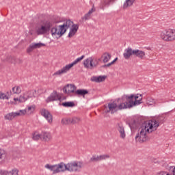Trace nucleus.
Segmentation results:
<instances>
[{"label":"nucleus","mask_w":175,"mask_h":175,"mask_svg":"<svg viewBox=\"0 0 175 175\" xmlns=\"http://www.w3.org/2000/svg\"><path fill=\"white\" fill-rule=\"evenodd\" d=\"M41 139H42L44 142H49L51 140V134L49 132L43 131L41 133Z\"/></svg>","instance_id":"19"},{"label":"nucleus","mask_w":175,"mask_h":175,"mask_svg":"<svg viewBox=\"0 0 175 175\" xmlns=\"http://www.w3.org/2000/svg\"><path fill=\"white\" fill-rule=\"evenodd\" d=\"M84 55L81 56L80 57L77 58L72 63L66 65L62 69L57 70L53 74V76H61V75H64V73H67L68 70H70L71 68H73L75 65L79 64L80 61L84 59Z\"/></svg>","instance_id":"6"},{"label":"nucleus","mask_w":175,"mask_h":175,"mask_svg":"<svg viewBox=\"0 0 175 175\" xmlns=\"http://www.w3.org/2000/svg\"><path fill=\"white\" fill-rule=\"evenodd\" d=\"M64 107H75V103L73 101L64 102L62 103Z\"/></svg>","instance_id":"33"},{"label":"nucleus","mask_w":175,"mask_h":175,"mask_svg":"<svg viewBox=\"0 0 175 175\" xmlns=\"http://www.w3.org/2000/svg\"><path fill=\"white\" fill-rule=\"evenodd\" d=\"M33 50H35V48L33 46V44L31 43L29 47L27 49V53H32V51H33Z\"/></svg>","instance_id":"45"},{"label":"nucleus","mask_w":175,"mask_h":175,"mask_svg":"<svg viewBox=\"0 0 175 175\" xmlns=\"http://www.w3.org/2000/svg\"><path fill=\"white\" fill-rule=\"evenodd\" d=\"M26 100H28V98L25 93H23V95H21L19 97V103H24Z\"/></svg>","instance_id":"35"},{"label":"nucleus","mask_w":175,"mask_h":175,"mask_svg":"<svg viewBox=\"0 0 175 175\" xmlns=\"http://www.w3.org/2000/svg\"><path fill=\"white\" fill-rule=\"evenodd\" d=\"M76 86L75 85L70 84L67 85L65 88H64L63 91L66 94H73L75 91H76Z\"/></svg>","instance_id":"14"},{"label":"nucleus","mask_w":175,"mask_h":175,"mask_svg":"<svg viewBox=\"0 0 175 175\" xmlns=\"http://www.w3.org/2000/svg\"><path fill=\"white\" fill-rule=\"evenodd\" d=\"M79 30V25H72V27L70 29V32L68 33V38H73L75 35H76V32Z\"/></svg>","instance_id":"17"},{"label":"nucleus","mask_w":175,"mask_h":175,"mask_svg":"<svg viewBox=\"0 0 175 175\" xmlns=\"http://www.w3.org/2000/svg\"><path fill=\"white\" fill-rule=\"evenodd\" d=\"M105 80H106V76L92 77L91 78V81H94V83H102Z\"/></svg>","instance_id":"21"},{"label":"nucleus","mask_w":175,"mask_h":175,"mask_svg":"<svg viewBox=\"0 0 175 175\" xmlns=\"http://www.w3.org/2000/svg\"><path fill=\"white\" fill-rule=\"evenodd\" d=\"M172 173H173L172 175H175V167H174V169H173Z\"/></svg>","instance_id":"48"},{"label":"nucleus","mask_w":175,"mask_h":175,"mask_svg":"<svg viewBox=\"0 0 175 175\" xmlns=\"http://www.w3.org/2000/svg\"><path fill=\"white\" fill-rule=\"evenodd\" d=\"M100 61V59H97L89 57L83 61L84 68H86V69H94V68L98 66Z\"/></svg>","instance_id":"9"},{"label":"nucleus","mask_w":175,"mask_h":175,"mask_svg":"<svg viewBox=\"0 0 175 175\" xmlns=\"http://www.w3.org/2000/svg\"><path fill=\"white\" fill-rule=\"evenodd\" d=\"M94 12H95V8H93L87 14H85L83 17L81 18L82 20H83L84 21L90 20V18H91V15L92 14V13H94Z\"/></svg>","instance_id":"23"},{"label":"nucleus","mask_w":175,"mask_h":175,"mask_svg":"<svg viewBox=\"0 0 175 175\" xmlns=\"http://www.w3.org/2000/svg\"><path fill=\"white\" fill-rule=\"evenodd\" d=\"M90 162H99V156H96V154L93 155L90 158Z\"/></svg>","instance_id":"41"},{"label":"nucleus","mask_w":175,"mask_h":175,"mask_svg":"<svg viewBox=\"0 0 175 175\" xmlns=\"http://www.w3.org/2000/svg\"><path fill=\"white\" fill-rule=\"evenodd\" d=\"M147 50H151V49L150 47L147 48Z\"/></svg>","instance_id":"49"},{"label":"nucleus","mask_w":175,"mask_h":175,"mask_svg":"<svg viewBox=\"0 0 175 175\" xmlns=\"http://www.w3.org/2000/svg\"><path fill=\"white\" fill-rule=\"evenodd\" d=\"M118 59V57H116L111 63L105 64V65L102 66L101 68H109V66H111V65H113Z\"/></svg>","instance_id":"42"},{"label":"nucleus","mask_w":175,"mask_h":175,"mask_svg":"<svg viewBox=\"0 0 175 175\" xmlns=\"http://www.w3.org/2000/svg\"><path fill=\"white\" fill-rule=\"evenodd\" d=\"M123 97L124 98V101L126 102L127 109H131V107H133V106L140 105L142 103V100H143V96L140 94H137V95H126Z\"/></svg>","instance_id":"4"},{"label":"nucleus","mask_w":175,"mask_h":175,"mask_svg":"<svg viewBox=\"0 0 175 175\" xmlns=\"http://www.w3.org/2000/svg\"><path fill=\"white\" fill-rule=\"evenodd\" d=\"M62 124L63 125H69V124H72L71 118H64L62 120Z\"/></svg>","instance_id":"36"},{"label":"nucleus","mask_w":175,"mask_h":175,"mask_svg":"<svg viewBox=\"0 0 175 175\" xmlns=\"http://www.w3.org/2000/svg\"><path fill=\"white\" fill-rule=\"evenodd\" d=\"M80 121H81V119H80V118H77V117L71 118V124H79Z\"/></svg>","instance_id":"39"},{"label":"nucleus","mask_w":175,"mask_h":175,"mask_svg":"<svg viewBox=\"0 0 175 175\" xmlns=\"http://www.w3.org/2000/svg\"><path fill=\"white\" fill-rule=\"evenodd\" d=\"M26 110L28 114H31V113H33V111H35V106L32 105L28 107V108Z\"/></svg>","instance_id":"43"},{"label":"nucleus","mask_w":175,"mask_h":175,"mask_svg":"<svg viewBox=\"0 0 175 175\" xmlns=\"http://www.w3.org/2000/svg\"><path fill=\"white\" fill-rule=\"evenodd\" d=\"M110 158V155L109 154H102L98 156V161H105V159H109Z\"/></svg>","instance_id":"40"},{"label":"nucleus","mask_w":175,"mask_h":175,"mask_svg":"<svg viewBox=\"0 0 175 175\" xmlns=\"http://www.w3.org/2000/svg\"><path fill=\"white\" fill-rule=\"evenodd\" d=\"M117 102L113 101L112 103H108V105H105V112L114 114V113H117L118 110H124V109H128L126 103L125 102V97L123 96L122 98H118Z\"/></svg>","instance_id":"3"},{"label":"nucleus","mask_w":175,"mask_h":175,"mask_svg":"<svg viewBox=\"0 0 175 175\" xmlns=\"http://www.w3.org/2000/svg\"><path fill=\"white\" fill-rule=\"evenodd\" d=\"M1 175H18V170H12L10 172L5 171V170H0Z\"/></svg>","instance_id":"20"},{"label":"nucleus","mask_w":175,"mask_h":175,"mask_svg":"<svg viewBox=\"0 0 175 175\" xmlns=\"http://www.w3.org/2000/svg\"><path fill=\"white\" fill-rule=\"evenodd\" d=\"M25 94L27 99H29L31 98H35V94H36V90H29L28 92H25Z\"/></svg>","instance_id":"28"},{"label":"nucleus","mask_w":175,"mask_h":175,"mask_svg":"<svg viewBox=\"0 0 175 175\" xmlns=\"http://www.w3.org/2000/svg\"><path fill=\"white\" fill-rule=\"evenodd\" d=\"M25 114H27L26 109H23V110L22 109L18 112H15V115L16 116V117H20L21 116H25Z\"/></svg>","instance_id":"37"},{"label":"nucleus","mask_w":175,"mask_h":175,"mask_svg":"<svg viewBox=\"0 0 175 175\" xmlns=\"http://www.w3.org/2000/svg\"><path fill=\"white\" fill-rule=\"evenodd\" d=\"M31 44H33V46L35 49H40V47H44V46H46V44H43L42 42H39V43L33 42Z\"/></svg>","instance_id":"38"},{"label":"nucleus","mask_w":175,"mask_h":175,"mask_svg":"<svg viewBox=\"0 0 175 175\" xmlns=\"http://www.w3.org/2000/svg\"><path fill=\"white\" fill-rule=\"evenodd\" d=\"M73 25V21L70 20H67L63 25H61L62 27H63V29L66 31L68 29V28H70Z\"/></svg>","instance_id":"22"},{"label":"nucleus","mask_w":175,"mask_h":175,"mask_svg":"<svg viewBox=\"0 0 175 175\" xmlns=\"http://www.w3.org/2000/svg\"><path fill=\"white\" fill-rule=\"evenodd\" d=\"M134 56L137 57V58H139V59H145L146 52L139 49H134Z\"/></svg>","instance_id":"15"},{"label":"nucleus","mask_w":175,"mask_h":175,"mask_svg":"<svg viewBox=\"0 0 175 175\" xmlns=\"http://www.w3.org/2000/svg\"><path fill=\"white\" fill-rule=\"evenodd\" d=\"M135 54V49H132L131 47H128L124 50V53H123V57L124 59H129L132 55Z\"/></svg>","instance_id":"11"},{"label":"nucleus","mask_w":175,"mask_h":175,"mask_svg":"<svg viewBox=\"0 0 175 175\" xmlns=\"http://www.w3.org/2000/svg\"><path fill=\"white\" fill-rule=\"evenodd\" d=\"M156 175H173V174H172L167 172L161 171V172H157L156 174Z\"/></svg>","instance_id":"46"},{"label":"nucleus","mask_w":175,"mask_h":175,"mask_svg":"<svg viewBox=\"0 0 175 175\" xmlns=\"http://www.w3.org/2000/svg\"><path fill=\"white\" fill-rule=\"evenodd\" d=\"M68 171V164H65L64 162H62L59 164H56V173H61V172Z\"/></svg>","instance_id":"12"},{"label":"nucleus","mask_w":175,"mask_h":175,"mask_svg":"<svg viewBox=\"0 0 175 175\" xmlns=\"http://www.w3.org/2000/svg\"><path fill=\"white\" fill-rule=\"evenodd\" d=\"M6 159V152L3 149H0V165H2Z\"/></svg>","instance_id":"24"},{"label":"nucleus","mask_w":175,"mask_h":175,"mask_svg":"<svg viewBox=\"0 0 175 175\" xmlns=\"http://www.w3.org/2000/svg\"><path fill=\"white\" fill-rule=\"evenodd\" d=\"M131 129H137L141 128V131L135 136V141L139 143H144L148 140V135L154 131H151L150 126L146 122L140 120H134L129 123Z\"/></svg>","instance_id":"2"},{"label":"nucleus","mask_w":175,"mask_h":175,"mask_svg":"<svg viewBox=\"0 0 175 175\" xmlns=\"http://www.w3.org/2000/svg\"><path fill=\"white\" fill-rule=\"evenodd\" d=\"M14 100L15 102H17V101L20 102V98H14Z\"/></svg>","instance_id":"47"},{"label":"nucleus","mask_w":175,"mask_h":175,"mask_svg":"<svg viewBox=\"0 0 175 175\" xmlns=\"http://www.w3.org/2000/svg\"><path fill=\"white\" fill-rule=\"evenodd\" d=\"M40 114L42 117H44L49 124L53 123V115L46 109H42L40 110Z\"/></svg>","instance_id":"10"},{"label":"nucleus","mask_w":175,"mask_h":175,"mask_svg":"<svg viewBox=\"0 0 175 175\" xmlns=\"http://www.w3.org/2000/svg\"><path fill=\"white\" fill-rule=\"evenodd\" d=\"M10 62L12 64H23V59H20V58H16L14 57H11V61Z\"/></svg>","instance_id":"32"},{"label":"nucleus","mask_w":175,"mask_h":175,"mask_svg":"<svg viewBox=\"0 0 175 175\" xmlns=\"http://www.w3.org/2000/svg\"><path fill=\"white\" fill-rule=\"evenodd\" d=\"M44 167L46 169H49V170H51V172H53V174H57L55 172L56 165H51L50 164H46L45 165Z\"/></svg>","instance_id":"31"},{"label":"nucleus","mask_w":175,"mask_h":175,"mask_svg":"<svg viewBox=\"0 0 175 175\" xmlns=\"http://www.w3.org/2000/svg\"><path fill=\"white\" fill-rule=\"evenodd\" d=\"M49 32H51L53 37L61 38L65 33L66 30L64 29L63 26H54V23L52 21H44L42 25L36 28V33L38 36L47 35Z\"/></svg>","instance_id":"1"},{"label":"nucleus","mask_w":175,"mask_h":175,"mask_svg":"<svg viewBox=\"0 0 175 175\" xmlns=\"http://www.w3.org/2000/svg\"><path fill=\"white\" fill-rule=\"evenodd\" d=\"M160 38L164 42H174L175 40V29H168L160 33Z\"/></svg>","instance_id":"5"},{"label":"nucleus","mask_w":175,"mask_h":175,"mask_svg":"<svg viewBox=\"0 0 175 175\" xmlns=\"http://www.w3.org/2000/svg\"><path fill=\"white\" fill-rule=\"evenodd\" d=\"M59 99H61V97H59L57 91H53V92L51 94L50 96L46 98V102L49 103V102H53L54 100H59Z\"/></svg>","instance_id":"13"},{"label":"nucleus","mask_w":175,"mask_h":175,"mask_svg":"<svg viewBox=\"0 0 175 175\" xmlns=\"http://www.w3.org/2000/svg\"><path fill=\"white\" fill-rule=\"evenodd\" d=\"M146 103L147 105H149V106H152V105H155V103H157V101L155 100V99L151 97H148L146 98Z\"/></svg>","instance_id":"34"},{"label":"nucleus","mask_w":175,"mask_h":175,"mask_svg":"<svg viewBox=\"0 0 175 175\" xmlns=\"http://www.w3.org/2000/svg\"><path fill=\"white\" fill-rule=\"evenodd\" d=\"M83 166L84 163L82 161H75L70 162L67 163L68 172L79 173L81 172V169H83Z\"/></svg>","instance_id":"8"},{"label":"nucleus","mask_w":175,"mask_h":175,"mask_svg":"<svg viewBox=\"0 0 175 175\" xmlns=\"http://www.w3.org/2000/svg\"><path fill=\"white\" fill-rule=\"evenodd\" d=\"M145 122L149 126V129L154 132V131H157V129H158V126H159V125L165 122V118L163 116H159L155 119L150 120Z\"/></svg>","instance_id":"7"},{"label":"nucleus","mask_w":175,"mask_h":175,"mask_svg":"<svg viewBox=\"0 0 175 175\" xmlns=\"http://www.w3.org/2000/svg\"><path fill=\"white\" fill-rule=\"evenodd\" d=\"M0 99H3V100L6 99L7 100H9V99H10V94H9V92H7L6 94L0 92Z\"/></svg>","instance_id":"30"},{"label":"nucleus","mask_w":175,"mask_h":175,"mask_svg":"<svg viewBox=\"0 0 175 175\" xmlns=\"http://www.w3.org/2000/svg\"><path fill=\"white\" fill-rule=\"evenodd\" d=\"M15 117H16V112H11L5 115L4 118L8 121H12Z\"/></svg>","instance_id":"25"},{"label":"nucleus","mask_w":175,"mask_h":175,"mask_svg":"<svg viewBox=\"0 0 175 175\" xmlns=\"http://www.w3.org/2000/svg\"><path fill=\"white\" fill-rule=\"evenodd\" d=\"M135 1L136 0H126L123 4V9H126L127 8L132 6L133 3H135Z\"/></svg>","instance_id":"26"},{"label":"nucleus","mask_w":175,"mask_h":175,"mask_svg":"<svg viewBox=\"0 0 175 175\" xmlns=\"http://www.w3.org/2000/svg\"><path fill=\"white\" fill-rule=\"evenodd\" d=\"M39 139H42V134L40 135V134L35 133L33 135V140H39Z\"/></svg>","instance_id":"44"},{"label":"nucleus","mask_w":175,"mask_h":175,"mask_svg":"<svg viewBox=\"0 0 175 175\" xmlns=\"http://www.w3.org/2000/svg\"><path fill=\"white\" fill-rule=\"evenodd\" d=\"M117 129L120 133V136L122 139H125L126 135L125 134V129L124 128V125L122 123L117 124Z\"/></svg>","instance_id":"16"},{"label":"nucleus","mask_w":175,"mask_h":175,"mask_svg":"<svg viewBox=\"0 0 175 175\" xmlns=\"http://www.w3.org/2000/svg\"><path fill=\"white\" fill-rule=\"evenodd\" d=\"M75 94H77V95H81V96H84L88 94V90L85 89H79L75 92Z\"/></svg>","instance_id":"29"},{"label":"nucleus","mask_w":175,"mask_h":175,"mask_svg":"<svg viewBox=\"0 0 175 175\" xmlns=\"http://www.w3.org/2000/svg\"><path fill=\"white\" fill-rule=\"evenodd\" d=\"M10 94L11 95L12 94H16L17 95L21 94V88H20V86H14L12 88V91H10Z\"/></svg>","instance_id":"27"},{"label":"nucleus","mask_w":175,"mask_h":175,"mask_svg":"<svg viewBox=\"0 0 175 175\" xmlns=\"http://www.w3.org/2000/svg\"><path fill=\"white\" fill-rule=\"evenodd\" d=\"M101 59L104 64H107L111 59V54L105 52L101 55Z\"/></svg>","instance_id":"18"}]
</instances>
